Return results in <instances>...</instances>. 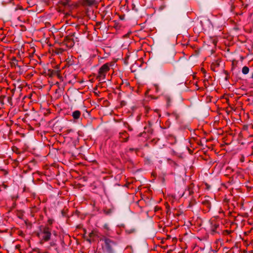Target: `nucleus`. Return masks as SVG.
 <instances>
[{"label": "nucleus", "mask_w": 253, "mask_h": 253, "mask_svg": "<svg viewBox=\"0 0 253 253\" xmlns=\"http://www.w3.org/2000/svg\"><path fill=\"white\" fill-rule=\"evenodd\" d=\"M81 113L79 110L75 111L72 113V116L75 120L79 119L81 117Z\"/></svg>", "instance_id": "nucleus-6"}, {"label": "nucleus", "mask_w": 253, "mask_h": 253, "mask_svg": "<svg viewBox=\"0 0 253 253\" xmlns=\"http://www.w3.org/2000/svg\"><path fill=\"white\" fill-rule=\"evenodd\" d=\"M48 223L49 224H52L53 223V220L52 219H49L48 220Z\"/></svg>", "instance_id": "nucleus-13"}, {"label": "nucleus", "mask_w": 253, "mask_h": 253, "mask_svg": "<svg viewBox=\"0 0 253 253\" xmlns=\"http://www.w3.org/2000/svg\"><path fill=\"white\" fill-rule=\"evenodd\" d=\"M214 66H215V67L218 66L219 65V63L217 60L215 62H214Z\"/></svg>", "instance_id": "nucleus-12"}, {"label": "nucleus", "mask_w": 253, "mask_h": 253, "mask_svg": "<svg viewBox=\"0 0 253 253\" xmlns=\"http://www.w3.org/2000/svg\"><path fill=\"white\" fill-rule=\"evenodd\" d=\"M119 140L121 142H126L128 140L129 135L126 131L119 133Z\"/></svg>", "instance_id": "nucleus-5"}, {"label": "nucleus", "mask_w": 253, "mask_h": 253, "mask_svg": "<svg viewBox=\"0 0 253 253\" xmlns=\"http://www.w3.org/2000/svg\"><path fill=\"white\" fill-rule=\"evenodd\" d=\"M111 65V63H107L103 65L99 69L98 71L99 77L102 79H105L106 73L110 70Z\"/></svg>", "instance_id": "nucleus-2"}, {"label": "nucleus", "mask_w": 253, "mask_h": 253, "mask_svg": "<svg viewBox=\"0 0 253 253\" xmlns=\"http://www.w3.org/2000/svg\"><path fill=\"white\" fill-rule=\"evenodd\" d=\"M75 34L69 35L66 36L64 40V43L67 47L71 48L75 44V40L74 39Z\"/></svg>", "instance_id": "nucleus-4"}, {"label": "nucleus", "mask_w": 253, "mask_h": 253, "mask_svg": "<svg viewBox=\"0 0 253 253\" xmlns=\"http://www.w3.org/2000/svg\"><path fill=\"white\" fill-rule=\"evenodd\" d=\"M104 242L106 252L108 253H114L113 248L116 245V242L108 238H105Z\"/></svg>", "instance_id": "nucleus-3"}, {"label": "nucleus", "mask_w": 253, "mask_h": 253, "mask_svg": "<svg viewBox=\"0 0 253 253\" xmlns=\"http://www.w3.org/2000/svg\"><path fill=\"white\" fill-rule=\"evenodd\" d=\"M55 245V243H54V242H51V243H50V245H51V246H54Z\"/></svg>", "instance_id": "nucleus-17"}, {"label": "nucleus", "mask_w": 253, "mask_h": 253, "mask_svg": "<svg viewBox=\"0 0 253 253\" xmlns=\"http://www.w3.org/2000/svg\"><path fill=\"white\" fill-rule=\"evenodd\" d=\"M4 53L0 51V61L2 60L3 58L4 57Z\"/></svg>", "instance_id": "nucleus-10"}, {"label": "nucleus", "mask_w": 253, "mask_h": 253, "mask_svg": "<svg viewBox=\"0 0 253 253\" xmlns=\"http://www.w3.org/2000/svg\"><path fill=\"white\" fill-rule=\"evenodd\" d=\"M225 232L227 234H230V231H228V230H225Z\"/></svg>", "instance_id": "nucleus-16"}, {"label": "nucleus", "mask_w": 253, "mask_h": 253, "mask_svg": "<svg viewBox=\"0 0 253 253\" xmlns=\"http://www.w3.org/2000/svg\"><path fill=\"white\" fill-rule=\"evenodd\" d=\"M252 78L253 79V73L252 74Z\"/></svg>", "instance_id": "nucleus-19"}, {"label": "nucleus", "mask_w": 253, "mask_h": 253, "mask_svg": "<svg viewBox=\"0 0 253 253\" xmlns=\"http://www.w3.org/2000/svg\"><path fill=\"white\" fill-rule=\"evenodd\" d=\"M206 204H207V207H208V208H209V207H210V203H209L208 202H207Z\"/></svg>", "instance_id": "nucleus-18"}, {"label": "nucleus", "mask_w": 253, "mask_h": 253, "mask_svg": "<svg viewBox=\"0 0 253 253\" xmlns=\"http://www.w3.org/2000/svg\"><path fill=\"white\" fill-rule=\"evenodd\" d=\"M171 116L174 117L176 120H177L179 117L178 114L175 113H172L171 114Z\"/></svg>", "instance_id": "nucleus-9"}, {"label": "nucleus", "mask_w": 253, "mask_h": 253, "mask_svg": "<svg viewBox=\"0 0 253 253\" xmlns=\"http://www.w3.org/2000/svg\"><path fill=\"white\" fill-rule=\"evenodd\" d=\"M156 113L158 114V117H161V114H160V113H159V110H156Z\"/></svg>", "instance_id": "nucleus-15"}, {"label": "nucleus", "mask_w": 253, "mask_h": 253, "mask_svg": "<svg viewBox=\"0 0 253 253\" xmlns=\"http://www.w3.org/2000/svg\"><path fill=\"white\" fill-rule=\"evenodd\" d=\"M104 228L105 229H106L107 230H108L109 229V227H108V225L106 224L104 225Z\"/></svg>", "instance_id": "nucleus-14"}, {"label": "nucleus", "mask_w": 253, "mask_h": 253, "mask_svg": "<svg viewBox=\"0 0 253 253\" xmlns=\"http://www.w3.org/2000/svg\"><path fill=\"white\" fill-rule=\"evenodd\" d=\"M249 68L247 66H244L242 68V72L244 75H246L249 72Z\"/></svg>", "instance_id": "nucleus-7"}, {"label": "nucleus", "mask_w": 253, "mask_h": 253, "mask_svg": "<svg viewBox=\"0 0 253 253\" xmlns=\"http://www.w3.org/2000/svg\"><path fill=\"white\" fill-rule=\"evenodd\" d=\"M219 227V224H216V223H214V224L212 225V226H211V231L212 232H215L216 231V229Z\"/></svg>", "instance_id": "nucleus-8"}, {"label": "nucleus", "mask_w": 253, "mask_h": 253, "mask_svg": "<svg viewBox=\"0 0 253 253\" xmlns=\"http://www.w3.org/2000/svg\"><path fill=\"white\" fill-rule=\"evenodd\" d=\"M215 66H214V63H212L211 65V69L214 71L215 70Z\"/></svg>", "instance_id": "nucleus-11"}, {"label": "nucleus", "mask_w": 253, "mask_h": 253, "mask_svg": "<svg viewBox=\"0 0 253 253\" xmlns=\"http://www.w3.org/2000/svg\"><path fill=\"white\" fill-rule=\"evenodd\" d=\"M37 235L41 240V242H47L49 240L51 235L50 229L46 226L42 227Z\"/></svg>", "instance_id": "nucleus-1"}]
</instances>
